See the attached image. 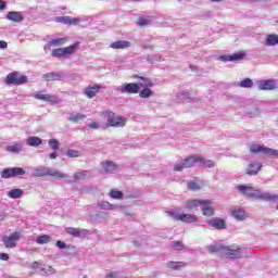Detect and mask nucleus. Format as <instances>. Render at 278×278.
I'll return each mask as SVG.
<instances>
[{"instance_id": "nucleus-18", "label": "nucleus", "mask_w": 278, "mask_h": 278, "mask_svg": "<svg viewBox=\"0 0 278 278\" xmlns=\"http://www.w3.org/2000/svg\"><path fill=\"white\" fill-rule=\"evenodd\" d=\"M261 170H262V163L251 161L248 165L247 175H250V176L257 175V173Z\"/></svg>"}, {"instance_id": "nucleus-17", "label": "nucleus", "mask_w": 278, "mask_h": 278, "mask_svg": "<svg viewBox=\"0 0 278 278\" xmlns=\"http://www.w3.org/2000/svg\"><path fill=\"white\" fill-rule=\"evenodd\" d=\"M203 201H206L207 203H202V214L203 216H206V217H212L214 216V214L216 213L215 210H214V206H212V201L210 200H203Z\"/></svg>"}, {"instance_id": "nucleus-24", "label": "nucleus", "mask_w": 278, "mask_h": 278, "mask_svg": "<svg viewBox=\"0 0 278 278\" xmlns=\"http://www.w3.org/2000/svg\"><path fill=\"white\" fill-rule=\"evenodd\" d=\"M202 203H207V201L203 200H187L185 202L186 210H194V207H199V205H202Z\"/></svg>"}, {"instance_id": "nucleus-26", "label": "nucleus", "mask_w": 278, "mask_h": 278, "mask_svg": "<svg viewBox=\"0 0 278 278\" xmlns=\"http://www.w3.org/2000/svg\"><path fill=\"white\" fill-rule=\"evenodd\" d=\"M128 47H131V42L127 40L114 41L111 45V49H128Z\"/></svg>"}, {"instance_id": "nucleus-15", "label": "nucleus", "mask_w": 278, "mask_h": 278, "mask_svg": "<svg viewBox=\"0 0 278 278\" xmlns=\"http://www.w3.org/2000/svg\"><path fill=\"white\" fill-rule=\"evenodd\" d=\"M56 23H63L64 25H79L81 20L79 17L59 16L55 18Z\"/></svg>"}, {"instance_id": "nucleus-55", "label": "nucleus", "mask_w": 278, "mask_h": 278, "mask_svg": "<svg viewBox=\"0 0 278 278\" xmlns=\"http://www.w3.org/2000/svg\"><path fill=\"white\" fill-rule=\"evenodd\" d=\"M211 1H213V3H216V2L222 1V0H211Z\"/></svg>"}, {"instance_id": "nucleus-40", "label": "nucleus", "mask_w": 278, "mask_h": 278, "mask_svg": "<svg viewBox=\"0 0 278 278\" xmlns=\"http://www.w3.org/2000/svg\"><path fill=\"white\" fill-rule=\"evenodd\" d=\"M172 247L176 251H184V249H186V245H184V242H181V241H173Z\"/></svg>"}, {"instance_id": "nucleus-35", "label": "nucleus", "mask_w": 278, "mask_h": 278, "mask_svg": "<svg viewBox=\"0 0 278 278\" xmlns=\"http://www.w3.org/2000/svg\"><path fill=\"white\" fill-rule=\"evenodd\" d=\"M225 245H208L210 253H222L224 252Z\"/></svg>"}, {"instance_id": "nucleus-14", "label": "nucleus", "mask_w": 278, "mask_h": 278, "mask_svg": "<svg viewBox=\"0 0 278 278\" xmlns=\"http://www.w3.org/2000/svg\"><path fill=\"white\" fill-rule=\"evenodd\" d=\"M101 90H103L101 85L88 86L84 89V94L88 99H93V97H97Z\"/></svg>"}, {"instance_id": "nucleus-9", "label": "nucleus", "mask_w": 278, "mask_h": 278, "mask_svg": "<svg viewBox=\"0 0 278 278\" xmlns=\"http://www.w3.org/2000/svg\"><path fill=\"white\" fill-rule=\"evenodd\" d=\"M250 153H263L269 157H278V150L266 148L262 144H253L250 147Z\"/></svg>"}, {"instance_id": "nucleus-50", "label": "nucleus", "mask_w": 278, "mask_h": 278, "mask_svg": "<svg viewBox=\"0 0 278 278\" xmlns=\"http://www.w3.org/2000/svg\"><path fill=\"white\" fill-rule=\"evenodd\" d=\"M38 268H40V263H38V262L35 261V262L33 263V265H31V269H33V270H38Z\"/></svg>"}, {"instance_id": "nucleus-21", "label": "nucleus", "mask_w": 278, "mask_h": 278, "mask_svg": "<svg viewBox=\"0 0 278 278\" xmlns=\"http://www.w3.org/2000/svg\"><path fill=\"white\" fill-rule=\"evenodd\" d=\"M220 60H223V62H236L238 60H244V53L240 52V53L223 55L220 56Z\"/></svg>"}, {"instance_id": "nucleus-12", "label": "nucleus", "mask_w": 278, "mask_h": 278, "mask_svg": "<svg viewBox=\"0 0 278 278\" xmlns=\"http://www.w3.org/2000/svg\"><path fill=\"white\" fill-rule=\"evenodd\" d=\"M21 240V233L20 232H13L11 236L2 237V242L5 245L7 249H14L16 247V242Z\"/></svg>"}, {"instance_id": "nucleus-20", "label": "nucleus", "mask_w": 278, "mask_h": 278, "mask_svg": "<svg viewBox=\"0 0 278 278\" xmlns=\"http://www.w3.org/2000/svg\"><path fill=\"white\" fill-rule=\"evenodd\" d=\"M8 21H12L13 23H23L25 17L23 16V13L11 11L7 14Z\"/></svg>"}, {"instance_id": "nucleus-28", "label": "nucleus", "mask_w": 278, "mask_h": 278, "mask_svg": "<svg viewBox=\"0 0 278 278\" xmlns=\"http://www.w3.org/2000/svg\"><path fill=\"white\" fill-rule=\"evenodd\" d=\"M265 42L266 45H268V47H275V45H278V35L277 34L267 35Z\"/></svg>"}, {"instance_id": "nucleus-47", "label": "nucleus", "mask_w": 278, "mask_h": 278, "mask_svg": "<svg viewBox=\"0 0 278 278\" xmlns=\"http://www.w3.org/2000/svg\"><path fill=\"white\" fill-rule=\"evenodd\" d=\"M105 278H118V273L116 271H110L105 275Z\"/></svg>"}, {"instance_id": "nucleus-29", "label": "nucleus", "mask_w": 278, "mask_h": 278, "mask_svg": "<svg viewBox=\"0 0 278 278\" xmlns=\"http://www.w3.org/2000/svg\"><path fill=\"white\" fill-rule=\"evenodd\" d=\"M26 144L28 147H40V144H42V139H40V137H29Z\"/></svg>"}, {"instance_id": "nucleus-6", "label": "nucleus", "mask_w": 278, "mask_h": 278, "mask_svg": "<svg viewBox=\"0 0 278 278\" xmlns=\"http://www.w3.org/2000/svg\"><path fill=\"white\" fill-rule=\"evenodd\" d=\"M7 86H23L27 84V76L18 74V72H12L5 77Z\"/></svg>"}, {"instance_id": "nucleus-34", "label": "nucleus", "mask_w": 278, "mask_h": 278, "mask_svg": "<svg viewBox=\"0 0 278 278\" xmlns=\"http://www.w3.org/2000/svg\"><path fill=\"white\" fill-rule=\"evenodd\" d=\"M51 242V236L42 235L37 238V244H49Z\"/></svg>"}, {"instance_id": "nucleus-30", "label": "nucleus", "mask_w": 278, "mask_h": 278, "mask_svg": "<svg viewBox=\"0 0 278 278\" xmlns=\"http://www.w3.org/2000/svg\"><path fill=\"white\" fill-rule=\"evenodd\" d=\"M102 166H103L105 173H113V170H116V168H117L116 163H114L112 161L103 162Z\"/></svg>"}, {"instance_id": "nucleus-57", "label": "nucleus", "mask_w": 278, "mask_h": 278, "mask_svg": "<svg viewBox=\"0 0 278 278\" xmlns=\"http://www.w3.org/2000/svg\"><path fill=\"white\" fill-rule=\"evenodd\" d=\"M276 210L278 211V205L276 206Z\"/></svg>"}, {"instance_id": "nucleus-48", "label": "nucleus", "mask_w": 278, "mask_h": 278, "mask_svg": "<svg viewBox=\"0 0 278 278\" xmlns=\"http://www.w3.org/2000/svg\"><path fill=\"white\" fill-rule=\"evenodd\" d=\"M0 260H2L3 262H8V260H10V255H8L7 253H1Z\"/></svg>"}, {"instance_id": "nucleus-5", "label": "nucleus", "mask_w": 278, "mask_h": 278, "mask_svg": "<svg viewBox=\"0 0 278 278\" xmlns=\"http://www.w3.org/2000/svg\"><path fill=\"white\" fill-rule=\"evenodd\" d=\"M33 177H54L55 179H65L66 175L49 167H39L34 169Z\"/></svg>"}, {"instance_id": "nucleus-7", "label": "nucleus", "mask_w": 278, "mask_h": 278, "mask_svg": "<svg viewBox=\"0 0 278 278\" xmlns=\"http://www.w3.org/2000/svg\"><path fill=\"white\" fill-rule=\"evenodd\" d=\"M242 247L238 244H232V245H224V252L223 256L224 257H229L230 260H240L242 257Z\"/></svg>"}, {"instance_id": "nucleus-10", "label": "nucleus", "mask_w": 278, "mask_h": 278, "mask_svg": "<svg viewBox=\"0 0 278 278\" xmlns=\"http://www.w3.org/2000/svg\"><path fill=\"white\" fill-rule=\"evenodd\" d=\"M26 172L23 167H12V168H4L1 172L2 179H11V177H18L25 175Z\"/></svg>"}, {"instance_id": "nucleus-38", "label": "nucleus", "mask_w": 278, "mask_h": 278, "mask_svg": "<svg viewBox=\"0 0 278 278\" xmlns=\"http://www.w3.org/2000/svg\"><path fill=\"white\" fill-rule=\"evenodd\" d=\"M151 94H153V92L149 87H146L143 90L139 92V97H141V99H149Z\"/></svg>"}, {"instance_id": "nucleus-39", "label": "nucleus", "mask_w": 278, "mask_h": 278, "mask_svg": "<svg viewBox=\"0 0 278 278\" xmlns=\"http://www.w3.org/2000/svg\"><path fill=\"white\" fill-rule=\"evenodd\" d=\"M111 199H123V192L121 190L112 189L110 191Z\"/></svg>"}, {"instance_id": "nucleus-45", "label": "nucleus", "mask_w": 278, "mask_h": 278, "mask_svg": "<svg viewBox=\"0 0 278 278\" xmlns=\"http://www.w3.org/2000/svg\"><path fill=\"white\" fill-rule=\"evenodd\" d=\"M66 155H67V157H79V151H77V150H67Z\"/></svg>"}, {"instance_id": "nucleus-42", "label": "nucleus", "mask_w": 278, "mask_h": 278, "mask_svg": "<svg viewBox=\"0 0 278 278\" xmlns=\"http://www.w3.org/2000/svg\"><path fill=\"white\" fill-rule=\"evenodd\" d=\"M73 179H74L73 181H79L81 179H86V173H84V172H76L73 175Z\"/></svg>"}, {"instance_id": "nucleus-3", "label": "nucleus", "mask_w": 278, "mask_h": 278, "mask_svg": "<svg viewBox=\"0 0 278 278\" xmlns=\"http://www.w3.org/2000/svg\"><path fill=\"white\" fill-rule=\"evenodd\" d=\"M237 190L243 194V197H248V199H260L261 201H275V199H278V195L260 193V190L247 185L237 186Z\"/></svg>"}, {"instance_id": "nucleus-16", "label": "nucleus", "mask_w": 278, "mask_h": 278, "mask_svg": "<svg viewBox=\"0 0 278 278\" xmlns=\"http://www.w3.org/2000/svg\"><path fill=\"white\" fill-rule=\"evenodd\" d=\"M42 78L45 81H62L64 79V76L61 72H49L43 74Z\"/></svg>"}, {"instance_id": "nucleus-32", "label": "nucleus", "mask_w": 278, "mask_h": 278, "mask_svg": "<svg viewBox=\"0 0 278 278\" xmlns=\"http://www.w3.org/2000/svg\"><path fill=\"white\" fill-rule=\"evenodd\" d=\"M10 199H21L23 197V189H12L8 192Z\"/></svg>"}, {"instance_id": "nucleus-25", "label": "nucleus", "mask_w": 278, "mask_h": 278, "mask_svg": "<svg viewBox=\"0 0 278 278\" xmlns=\"http://www.w3.org/2000/svg\"><path fill=\"white\" fill-rule=\"evenodd\" d=\"M186 266H188L186 262H167V268H170V270H179L180 268H186Z\"/></svg>"}, {"instance_id": "nucleus-23", "label": "nucleus", "mask_w": 278, "mask_h": 278, "mask_svg": "<svg viewBox=\"0 0 278 278\" xmlns=\"http://www.w3.org/2000/svg\"><path fill=\"white\" fill-rule=\"evenodd\" d=\"M260 90H275L277 86L275 85V80H263L258 84Z\"/></svg>"}, {"instance_id": "nucleus-4", "label": "nucleus", "mask_w": 278, "mask_h": 278, "mask_svg": "<svg viewBox=\"0 0 278 278\" xmlns=\"http://www.w3.org/2000/svg\"><path fill=\"white\" fill-rule=\"evenodd\" d=\"M100 116H106V127H125L127 125V117L117 116L116 113L112 111H102L100 112Z\"/></svg>"}, {"instance_id": "nucleus-54", "label": "nucleus", "mask_w": 278, "mask_h": 278, "mask_svg": "<svg viewBox=\"0 0 278 278\" xmlns=\"http://www.w3.org/2000/svg\"><path fill=\"white\" fill-rule=\"evenodd\" d=\"M58 157V153L53 152L50 154V160H55Z\"/></svg>"}, {"instance_id": "nucleus-13", "label": "nucleus", "mask_w": 278, "mask_h": 278, "mask_svg": "<svg viewBox=\"0 0 278 278\" xmlns=\"http://www.w3.org/2000/svg\"><path fill=\"white\" fill-rule=\"evenodd\" d=\"M34 99H37V101H45L46 103H59L60 102V98L55 97V96H51L49 93H42V92H38L35 93Z\"/></svg>"}, {"instance_id": "nucleus-52", "label": "nucleus", "mask_w": 278, "mask_h": 278, "mask_svg": "<svg viewBox=\"0 0 278 278\" xmlns=\"http://www.w3.org/2000/svg\"><path fill=\"white\" fill-rule=\"evenodd\" d=\"M0 49H8V42L0 40Z\"/></svg>"}, {"instance_id": "nucleus-36", "label": "nucleus", "mask_w": 278, "mask_h": 278, "mask_svg": "<svg viewBox=\"0 0 278 278\" xmlns=\"http://www.w3.org/2000/svg\"><path fill=\"white\" fill-rule=\"evenodd\" d=\"M240 88H253V80L251 78H244L239 83Z\"/></svg>"}, {"instance_id": "nucleus-19", "label": "nucleus", "mask_w": 278, "mask_h": 278, "mask_svg": "<svg viewBox=\"0 0 278 278\" xmlns=\"http://www.w3.org/2000/svg\"><path fill=\"white\" fill-rule=\"evenodd\" d=\"M208 225L214 229H226L227 223L223 218H211L207 220Z\"/></svg>"}, {"instance_id": "nucleus-22", "label": "nucleus", "mask_w": 278, "mask_h": 278, "mask_svg": "<svg viewBox=\"0 0 278 278\" xmlns=\"http://www.w3.org/2000/svg\"><path fill=\"white\" fill-rule=\"evenodd\" d=\"M231 216L235 217L236 220H247V218H249V214L242 208H233Z\"/></svg>"}, {"instance_id": "nucleus-8", "label": "nucleus", "mask_w": 278, "mask_h": 278, "mask_svg": "<svg viewBox=\"0 0 278 278\" xmlns=\"http://www.w3.org/2000/svg\"><path fill=\"white\" fill-rule=\"evenodd\" d=\"M79 47V42H75L68 47L65 48H56L52 50V56L53 58H64V55H73L75 53V50Z\"/></svg>"}, {"instance_id": "nucleus-2", "label": "nucleus", "mask_w": 278, "mask_h": 278, "mask_svg": "<svg viewBox=\"0 0 278 278\" xmlns=\"http://www.w3.org/2000/svg\"><path fill=\"white\" fill-rule=\"evenodd\" d=\"M134 78L140 79V81L138 84H136V83L124 84L119 88V92L127 93V94H138V92H140V87L141 88H151L153 86V83L149 78L141 77L138 75H135Z\"/></svg>"}, {"instance_id": "nucleus-49", "label": "nucleus", "mask_w": 278, "mask_h": 278, "mask_svg": "<svg viewBox=\"0 0 278 278\" xmlns=\"http://www.w3.org/2000/svg\"><path fill=\"white\" fill-rule=\"evenodd\" d=\"M56 247L59 249H66V243H64V241H56Z\"/></svg>"}, {"instance_id": "nucleus-46", "label": "nucleus", "mask_w": 278, "mask_h": 278, "mask_svg": "<svg viewBox=\"0 0 278 278\" xmlns=\"http://www.w3.org/2000/svg\"><path fill=\"white\" fill-rule=\"evenodd\" d=\"M138 25L139 27H147V25H149V20L141 17L138 21Z\"/></svg>"}, {"instance_id": "nucleus-11", "label": "nucleus", "mask_w": 278, "mask_h": 278, "mask_svg": "<svg viewBox=\"0 0 278 278\" xmlns=\"http://www.w3.org/2000/svg\"><path fill=\"white\" fill-rule=\"evenodd\" d=\"M174 220H181V223L190 224L198 223L199 218L194 214H176L175 212H168Z\"/></svg>"}, {"instance_id": "nucleus-31", "label": "nucleus", "mask_w": 278, "mask_h": 278, "mask_svg": "<svg viewBox=\"0 0 278 278\" xmlns=\"http://www.w3.org/2000/svg\"><path fill=\"white\" fill-rule=\"evenodd\" d=\"M68 38H56L49 41L51 47H62V45H66Z\"/></svg>"}, {"instance_id": "nucleus-56", "label": "nucleus", "mask_w": 278, "mask_h": 278, "mask_svg": "<svg viewBox=\"0 0 278 278\" xmlns=\"http://www.w3.org/2000/svg\"><path fill=\"white\" fill-rule=\"evenodd\" d=\"M51 268V267H50ZM52 269V273H55V269L51 268Z\"/></svg>"}, {"instance_id": "nucleus-43", "label": "nucleus", "mask_w": 278, "mask_h": 278, "mask_svg": "<svg viewBox=\"0 0 278 278\" xmlns=\"http://www.w3.org/2000/svg\"><path fill=\"white\" fill-rule=\"evenodd\" d=\"M100 210H114V205H112L110 202H101L98 204Z\"/></svg>"}, {"instance_id": "nucleus-27", "label": "nucleus", "mask_w": 278, "mask_h": 278, "mask_svg": "<svg viewBox=\"0 0 278 278\" xmlns=\"http://www.w3.org/2000/svg\"><path fill=\"white\" fill-rule=\"evenodd\" d=\"M70 123H75L76 125L86 121V115L81 113L71 114L68 117Z\"/></svg>"}, {"instance_id": "nucleus-41", "label": "nucleus", "mask_w": 278, "mask_h": 278, "mask_svg": "<svg viewBox=\"0 0 278 278\" xmlns=\"http://www.w3.org/2000/svg\"><path fill=\"white\" fill-rule=\"evenodd\" d=\"M48 143L53 151H58V149H60V141H58V139H50Z\"/></svg>"}, {"instance_id": "nucleus-37", "label": "nucleus", "mask_w": 278, "mask_h": 278, "mask_svg": "<svg viewBox=\"0 0 278 278\" xmlns=\"http://www.w3.org/2000/svg\"><path fill=\"white\" fill-rule=\"evenodd\" d=\"M23 150V146L16 143L14 146H9L7 148V151H9V153H20V151Z\"/></svg>"}, {"instance_id": "nucleus-44", "label": "nucleus", "mask_w": 278, "mask_h": 278, "mask_svg": "<svg viewBox=\"0 0 278 278\" xmlns=\"http://www.w3.org/2000/svg\"><path fill=\"white\" fill-rule=\"evenodd\" d=\"M188 188L189 190H201V185H199L197 181H189Z\"/></svg>"}, {"instance_id": "nucleus-1", "label": "nucleus", "mask_w": 278, "mask_h": 278, "mask_svg": "<svg viewBox=\"0 0 278 278\" xmlns=\"http://www.w3.org/2000/svg\"><path fill=\"white\" fill-rule=\"evenodd\" d=\"M194 164H201L203 168H214L216 164L212 160H205L202 155H190L182 160L181 163L174 165L175 173H181L186 168H192Z\"/></svg>"}, {"instance_id": "nucleus-53", "label": "nucleus", "mask_w": 278, "mask_h": 278, "mask_svg": "<svg viewBox=\"0 0 278 278\" xmlns=\"http://www.w3.org/2000/svg\"><path fill=\"white\" fill-rule=\"evenodd\" d=\"M0 10H5V1H0Z\"/></svg>"}, {"instance_id": "nucleus-33", "label": "nucleus", "mask_w": 278, "mask_h": 278, "mask_svg": "<svg viewBox=\"0 0 278 278\" xmlns=\"http://www.w3.org/2000/svg\"><path fill=\"white\" fill-rule=\"evenodd\" d=\"M65 231L68 236H73L74 238H79V236H81V230L79 228L68 227Z\"/></svg>"}, {"instance_id": "nucleus-51", "label": "nucleus", "mask_w": 278, "mask_h": 278, "mask_svg": "<svg viewBox=\"0 0 278 278\" xmlns=\"http://www.w3.org/2000/svg\"><path fill=\"white\" fill-rule=\"evenodd\" d=\"M90 129H99V123L97 122H92L90 125H89Z\"/></svg>"}]
</instances>
